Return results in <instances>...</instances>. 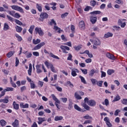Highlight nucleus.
I'll use <instances>...</instances> for the list:
<instances>
[{"mask_svg": "<svg viewBox=\"0 0 127 127\" xmlns=\"http://www.w3.org/2000/svg\"><path fill=\"white\" fill-rule=\"evenodd\" d=\"M101 11H94L90 12L91 15L90 16V22L92 24H95L96 22H97V18L96 15L97 14H101Z\"/></svg>", "mask_w": 127, "mask_h": 127, "instance_id": "1", "label": "nucleus"}, {"mask_svg": "<svg viewBox=\"0 0 127 127\" xmlns=\"http://www.w3.org/2000/svg\"><path fill=\"white\" fill-rule=\"evenodd\" d=\"M50 25H53L54 24V29L56 31H57L58 33H61V32L63 31V30H61V28L58 27V26H56L57 25V24L56 23V22H55V20L54 19H52L51 22L49 23ZM58 30V31H57Z\"/></svg>", "mask_w": 127, "mask_h": 127, "instance_id": "2", "label": "nucleus"}, {"mask_svg": "<svg viewBox=\"0 0 127 127\" xmlns=\"http://www.w3.org/2000/svg\"><path fill=\"white\" fill-rule=\"evenodd\" d=\"M45 65H46L48 69H49V68H50L52 72H53V73L57 72V71L56 70V69H55V67L53 66V64L49 63V62L46 61V62H45Z\"/></svg>", "mask_w": 127, "mask_h": 127, "instance_id": "3", "label": "nucleus"}, {"mask_svg": "<svg viewBox=\"0 0 127 127\" xmlns=\"http://www.w3.org/2000/svg\"><path fill=\"white\" fill-rule=\"evenodd\" d=\"M49 15L46 12H41L40 15V18H39V20L40 21L43 22L44 21V19H47L48 18Z\"/></svg>", "mask_w": 127, "mask_h": 127, "instance_id": "4", "label": "nucleus"}, {"mask_svg": "<svg viewBox=\"0 0 127 127\" xmlns=\"http://www.w3.org/2000/svg\"><path fill=\"white\" fill-rule=\"evenodd\" d=\"M11 7L12 9H14V10H17V11H19L22 13H24V11H23V8H22V7H21L15 5H13L11 6Z\"/></svg>", "mask_w": 127, "mask_h": 127, "instance_id": "5", "label": "nucleus"}, {"mask_svg": "<svg viewBox=\"0 0 127 127\" xmlns=\"http://www.w3.org/2000/svg\"><path fill=\"white\" fill-rule=\"evenodd\" d=\"M36 34H39L40 36H43L44 35V32L42 30V29L40 27H36L35 29Z\"/></svg>", "mask_w": 127, "mask_h": 127, "instance_id": "6", "label": "nucleus"}, {"mask_svg": "<svg viewBox=\"0 0 127 127\" xmlns=\"http://www.w3.org/2000/svg\"><path fill=\"white\" fill-rule=\"evenodd\" d=\"M44 52L46 54H49V55H50V57H52V58H54V59H58V60H59V59H60V58L58 57V56L53 54V53H52V52H48L47 50H46V49H45L44 50Z\"/></svg>", "mask_w": 127, "mask_h": 127, "instance_id": "7", "label": "nucleus"}, {"mask_svg": "<svg viewBox=\"0 0 127 127\" xmlns=\"http://www.w3.org/2000/svg\"><path fill=\"white\" fill-rule=\"evenodd\" d=\"M51 96L53 98V100H54V101H55V105L57 108V109H60V108H59V105L58 104H60V101H59L58 100V99L57 98V97H56V96H55V95L54 94H52Z\"/></svg>", "mask_w": 127, "mask_h": 127, "instance_id": "8", "label": "nucleus"}, {"mask_svg": "<svg viewBox=\"0 0 127 127\" xmlns=\"http://www.w3.org/2000/svg\"><path fill=\"white\" fill-rule=\"evenodd\" d=\"M45 45V42H41V43L38 44L36 46L34 47V48L32 49L33 51L34 50H38L41 48L43 46H44Z\"/></svg>", "mask_w": 127, "mask_h": 127, "instance_id": "9", "label": "nucleus"}, {"mask_svg": "<svg viewBox=\"0 0 127 127\" xmlns=\"http://www.w3.org/2000/svg\"><path fill=\"white\" fill-rule=\"evenodd\" d=\"M60 48L62 49L63 53L67 54L68 52L66 51V50H67V51H70V48L66 46H61Z\"/></svg>", "mask_w": 127, "mask_h": 127, "instance_id": "10", "label": "nucleus"}, {"mask_svg": "<svg viewBox=\"0 0 127 127\" xmlns=\"http://www.w3.org/2000/svg\"><path fill=\"white\" fill-rule=\"evenodd\" d=\"M104 122H105L107 126L108 127H113V125H112V123L110 122V119H109L108 117H106L104 119Z\"/></svg>", "mask_w": 127, "mask_h": 127, "instance_id": "11", "label": "nucleus"}, {"mask_svg": "<svg viewBox=\"0 0 127 127\" xmlns=\"http://www.w3.org/2000/svg\"><path fill=\"white\" fill-rule=\"evenodd\" d=\"M90 42H93L94 45H96L97 46L99 45H101V41L98 38H95V40L93 41V40L90 39Z\"/></svg>", "mask_w": 127, "mask_h": 127, "instance_id": "12", "label": "nucleus"}, {"mask_svg": "<svg viewBox=\"0 0 127 127\" xmlns=\"http://www.w3.org/2000/svg\"><path fill=\"white\" fill-rule=\"evenodd\" d=\"M124 20H126V19H123ZM123 20H121V19H119L118 20V24L119 25H121V27H122V28H125V27L126 26V25H127V24L125 22H123Z\"/></svg>", "mask_w": 127, "mask_h": 127, "instance_id": "13", "label": "nucleus"}, {"mask_svg": "<svg viewBox=\"0 0 127 127\" xmlns=\"http://www.w3.org/2000/svg\"><path fill=\"white\" fill-rule=\"evenodd\" d=\"M106 56L108 58H109V59H111V60H116V57L115 56L110 53H107Z\"/></svg>", "mask_w": 127, "mask_h": 127, "instance_id": "14", "label": "nucleus"}, {"mask_svg": "<svg viewBox=\"0 0 127 127\" xmlns=\"http://www.w3.org/2000/svg\"><path fill=\"white\" fill-rule=\"evenodd\" d=\"M79 27L81 30H84V29H85V22L84 21H81L79 22Z\"/></svg>", "mask_w": 127, "mask_h": 127, "instance_id": "15", "label": "nucleus"}, {"mask_svg": "<svg viewBox=\"0 0 127 127\" xmlns=\"http://www.w3.org/2000/svg\"><path fill=\"white\" fill-rule=\"evenodd\" d=\"M74 108L75 110H76V111H78V112H81V113H84V112H86V110H84L82 109L77 104L74 105Z\"/></svg>", "mask_w": 127, "mask_h": 127, "instance_id": "16", "label": "nucleus"}, {"mask_svg": "<svg viewBox=\"0 0 127 127\" xmlns=\"http://www.w3.org/2000/svg\"><path fill=\"white\" fill-rule=\"evenodd\" d=\"M38 120L39 121L38 122V125H42V123H43V122H46V119L44 117V118L38 117Z\"/></svg>", "mask_w": 127, "mask_h": 127, "instance_id": "17", "label": "nucleus"}, {"mask_svg": "<svg viewBox=\"0 0 127 127\" xmlns=\"http://www.w3.org/2000/svg\"><path fill=\"white\" fill-rule=\"evenodd\" d=\"M20 107L22 109H28L29 108V105L27 103L24 104L23 103H20Z\"/></svg>", "mask_w": 127, "mask_h": 127, "instance_id": "18", "label": "nucleus"}, {"mask_svg": "<svg viewBox=\"0 0 127 127\" xmlns=\"http://www.w3.org/2000/svg\"><path fill=\"white\" fill-rule=\"evenodd\" d=\"M13 127H19V121L17 119H15L12 124Z\"/></svg>", "mask_w": 127, "mask_h": 127, "instance_id": "19", "label": "nucleus"}, {"mask_svg": "<svg viewBox=\"0 0 127 127\" xmlns=\"http://www.w3.org/2000/svg\"><path fill=\"white\" fill-rule=\"evenodd\" d=\"M88 105L91 107H95V106H96V101L94 100H89L88 102Z\"/></svg>", "mask_w": 127, "mask_h": 127, "instance_id": "20", "label": "nucleus"}, {"mask_svg": "<svg viewBox=\"0 0 127 127\" xmlns=\"http://www.w3.org/2000/svg\"><path fill=\"white\" fill-rule=\"evenodd\" d=\"M13 108L14 110H16V111H18L19 110V105L17 104L15 101L13 102Z\"/></svg>", "mask_w": 127, "mask_h": 127, "instance_id": "21", "label": "nucleus"}, {"mask_svg": "<svg viewBox=\"0 0 127 127\" xmlns=\"http://www.w3.org/2000/svg\"><path fill=\"white\" fill-rule=\"evenodd\" d=\"M98 4H99V2L95 0H92L90 1V5L91 6H93V7L96 6V5H98Z\"/></svg>", "mask_w": 127, "mask_h": 127, "instance_id": "22", "label": "nucleus"}, {"mask_svg": "<svg viewBox=\"0 0 127 127\" xmlns=\"http://www.w3.org/2000/svg\"><path fill=\"white\" fill-rule=\"evenodd\" d=\"M87 54V55H88L89 58H93V55L91 53H90V51H89V50H86L84 51V53H80V54Z\"/></svg>", "mask_w": 127, "mask_h": 127, "instance_id": "23", "label": "nucleus"}, {"mask_svg": "<svg viewBox=\"0 0 127 127\" xmlns=\"http://www.w3.org/2000/svg\"><path fill=\"white\" fill-rule=\"evenodd\" d=\"M32 73V64H29V69L28 70V74L29 76H31Z\"/></svg>", "mask_w": 127, "mask_h": 127, "instance_id": "24", "label": "nucleus"}, {"mask_svg": "<svg viewBox=\"0 0 127 127\" xmlns=\"http://www.w3.org/2000/svg\"><path fill=\"white\" fill-rule=\"evenodd\" d=\"M36 72L37 74H40V73H42V70L40 69V65L37 64L36 66Z\"/></svg>", "mask_w": 127, "mask_h": 127, "instance_id": "25", "label": "nucleus"}, {"mask_svg": "<svg viewBox=\"0 0 127 127\" xmlns=\"http://www.w3.org/2000/svg\"><path fill=\"white\" fill-rule=\"evenodd\" d=\"M113 33L107 32L104 35V37H105V38H109V37H113Z\"/></svg>", "mask_w": 127, "mask_h": 127, "instance_id": "26", "label": "nucleus"}, {"mask_svg": "<svg viewBox=\"0 0 127 127\" xmlns=\"http://www.w3.org/2000/svg\"><path fill=\"white\" fill-rule=\"evenodd\" d=\"M62 120H63V117L59 116H56L54 119L55 122H58V121H62Z\"/></svg>", "mask_w": 127, "mask_h": 127, "instance_id": "27", "label": "nucleus"}, {"mask_svg": "<svg viewBox=\"0 0 127 127\" xmlns=\"http://www.w3.org/2000/svg\"><path fill=\"white\" fill-rule=\"evenodd\" d=\"M40 42H41V40L39 39H37L36 40H35V39H33V43L35 45L40 43Z\"/></svg>", "mask_w": 127, "mask_h": 127, "instance_id": "28", "label": "nucleus"}, {"mask_svg": "<svg viewBox=\"0 0 127 127\" xmlns=\"http://www.w3.org/2000/svg\"><path fill=\"white\" fill-rule=\"evenodd\" d=\"M14 53H15L14 51H10L6 54V57H7V58H10Z\"/></svg>", "mask_w": 127, "mask_h": 127, "instance_id": "29", "label": "nucleus"}, {"mask_svg": "<svg viewBox=\"0 0 127 127\" xmlns=\"http://www.w3.org/2000/svg\"><path fill=\"white\" fill-rule=\"evenodd\" d=\"M36 8L38 9V10L40 12H41L42 11V6H41V4H36Z\"/></svg>", "mask_w": 127, "mask_h": 127, "instance_id": "30", "label": "nucleus"}, {"mask_svg": "<svg viewBox=\"0 0 127 127\" xmlns=\"http://www.w3.org/2000/svg\"><path fill=\"white\" fill-rule=\"evenodd\" d=\"M16 31L18 32V33H20L21 31H22V28L19 26H16L15 27Z\"/></svg>", "mask_w": 127, "mask_h": 127, "instance_id": "31", "label": "nucleus"}, {"mask_svg": "<svg viewBox=\"0 0 127 127\" xmlns=\"http://www.w3.org/2000/svg\"><path fill=\"white\" fill-rule=\"evenodd\" d=\"M3 29L4 30V31H6V30H8L9 29V26L7 23H5L4 24Z\"/></svg>", "mask_w": 127, "mask_h": 127, "instance_id": "32", "label": "nucleus"}, {"mask_svg": "<svg viewBox=\"0 0 127 127\" xmlns=\"http://www.w3.org/2000/svg\"><path fill=\"white\" fill-rule=\"evenodd\" d=\"M24 54H26V58H31V56H32V54L31 52L28 53L27 51L25 52Z\"/></svg>", "mask_w": 127, "mask_h": 127, "instance_id": "33", "label": "nucleus"}, {"mask_svg": "<svg viewBox=\"0 0 127 127\" xmlns=\"http://www.w3.org/2000/svg\"><path fill=\"white\" fill-rule=\"evenodd\" d=\"M74 97L76 100H81L82 99V97H81L77 92L74 93Z\"/></svg>", "mask_w": 127, "mask_h": 127, "instance_id": "34", "label": "nucleus"}, {"mask_svg": "<svg viewBox=\"0 0 127 127\" xmlns=\"http://www.w3.org/2000/svg\"><path fill=\"white\" fill-rule=\"evenodd\" d=\"M35 27V26L34 25H31L29 29L28 30L29 32L31 34H32V33H33V29H34V28Z\"/></svg>", "mask_w": 127, "mask_h": 127, "instance_id": "35", "label": "nucleus"}, {"mask_svg": "<svg viewBox=\"0 0 127 127\" xmlns=\"http://www.w3.org/2000/svg\"><path fill=\"white\" fill-rule=\"evenodd\" d=\"M68 109L69 110H71V109H73V102H72V101H69L68 103Z\"/></svg>", "mask_w": 127, "mask_h": 127, "instance_id": "36", "label": "nucleus"}, {"mask_svg": "<svg viewBox=\"0 0 127 127\" xmlns=\"http://www.w3.org/2000/svg\"><path fill=\"white\" fill-rule=\"evenodd\" d=\"M102 104H103L104 105H105L106 107H108V106L110 105V102H109V100H108V99H105L104 100V102H102Z\"/></svg>", "mask_w": 127, "mask_h": 127, "instance_id": "37", "label": "nucleus"}, {"mask_svg": "<svg viewBox=\"0 0 127 127\" xmlns=\"http://www.w3.org/2000/svg\"><path fill=\"white\" fill-rule=\"evenodd\" d=\"M0 126L2 127H5V126H6V122L4 120H1L0 121Z\"/></svg>", "mask_w": 127, "mask_h": 127, "instance_id": "38", "label": "nucleus"}, {"mask_svg": "<svg viewBox=\"0 0 127 127\" xmlns=\"http://www.w3.org/2000/svg\"><path fill=\"white\" fill-rule=\"evenodd\" d=\"M15 36L17 38V40L19 42H20L22 40V38L21 36H19L18 34H15Z\"/></svg>", "mask_w": 127, "mask_h": 127, "instance_id": "39", "label": "nucleus"}, {"mask_svg": "<svg viewBox=\"0 0 127 127\" xmlns=\"http://www.w3.org/2000/svg\"><path fill=\"white\" fill-rule=\"evenodd\" d=\"M120 100H121V96L118 95L114 98V99L113 100V102H118V101H120Z\"/></svg>", "mask_w": 127, "mask_h": 127, "instance_id": "40", "label": "nucleus"}, {"mask_svg": "<svg viewBox=\"0 0 127 127\" xmlns=\"http://www.w3.org/2000/svg\"><path fill=\"white\" fill-rule=\"evenodd\" d=\"M115 73V70L109 69L107 70L108 75H112V74H114Z\"/></svg>", "mask_w": 127, "mask_h": 127, "instance_id": "41", "label": "nucleus"}, {"mask_svg": "<svg viewBox=\"0 0 127 127\" xmlns=\"http://www.w3.org/2000/svg\"><path fill=\"white\" fill-rule=\"evenodd\" d=\"M9 102L8 99H0V103H3L4 104H7Z\"/></svg>", "mask_w": 127, "mask_h": 127, "instance_id": "42", "label": "nucleus"}, {"mask_svg": "<svg viewBox=\"0 0 127 127\" xmlns=\"http://www.w3.org/2000/svg\"><path fill=\"white\" fill-rule=\"evenodd\" d=\"M79 77L80 78V79H81L82 83H83L84 84H87V82H86V80H85V78H84V77L80 75Z\"/></svg>", "mask_w": 127, "mask_h": 127, "instance_id": "43", "label": "nucleus"}, {"mask_svg": "<svg viewBox=\"0 0 127 127\" xmlns=\"http://www.w3.org/2000/svg\"><path fill=\"white\" fill-rule=\"evenodd\" d=\"M83 107L84 108V109H85V110H86V111H90V107H89V106H88L87 104L85 103L83 104Z\"/></svg>", "mask_w": 127, "mask_h": 127, "instance_id": "44", "label": "nucleus"}, {"mask_svg": "<svg viewBox=\"0 0 127 127\" xmlns=\"http://www.w3.org/2000/svg\"><path fill=\"white\" fill-rule=\"evenodd\" d=\"M5 91H6V92H12V91H13L14 89L12 87H7L6 89H4Z\"/></svg>", "mask_w": 127, "mask_h": 127, "instance_id": "45", "label": "nucleus"}, {"mask_svg": "<svg viewBox=\"0 0 127 127\" xmlns=\"http://www.w3.org/2000/svg\"><path fill=\"white\" fill-rule=\"evenodd\" d=\"M80 70L83 73V74H84V75H87V74H88V70H87V69H83L80 68Z\"/></svg>", "mask_w": 127, "mask_h": 127, "instance_id": "46", "label": "nucleus"}, {"mask_svg": "<svg viewBox=\"0 0 127 127\" xmlns=\"http://www.w3.org/2000/svg\"><path fill=\"white\" fill-rule=\"evenodd\" d=\"M95 74V70L94 69H91L90 71V72H89V76H90L91 77H93L94 76V74Z\"/></svg>", "mask_w": 127, "mask_h": 127, "instance_id": "47", "label": "nucleus"}, {"mask_svg": "<svg viewBox=\"0 0 127 127\" xmlns=\"http://www.w3.org/2000/svg\"><path fill=\"white\" fill-rule=\"evenodd\" d=\"M97 85L98 87H102V86H103V80L97 81Z\"/></svg>", "mask_w": 127, "mask_h": 127, "instance_id": "48", "label": "nucleus"}, {"mask_svg": "<svg viewBox=\"0 0 127 127\" xmlns=\"http://www.w3.org/2000/svg\"><path fill=\"white\" fill-rule=\"evenodd\" d=\"M116 3H118V4H124V1L122 0H116L115 1Z\"/></svg>", "mask_w": 127, "mask_h": 127, "instance_id": "49", "label": "nucleus"}, {"mask_svg": "<svg viewBox=\"0 0 127 127\" xmlns=\"http://www.w3.org/2000/svg\"><path fill=\"white\" fill-rule=\"evenodd\" d=\"M121 103L123 104V105H127V99H123L122 100H121Z\"/></svg>", "mask_w": 127, "mask_h": 127, "instance_id": "50", "label": "nucleus"}, {"mask_svg": "<svg viewBox=\"0 0 127 127\" xmlns=\"http://www.w3.org/2000/svg\"><path fill=\"white\" fill-rule=\"evenodd\" d=\"M68 14H69V13L68 12H65L64 14H62L61 15L62 18H65V17H66V16H68Z\"/></svg>", "mask_w": 127, "mask_h": 127, "instance_id": "51", "label": "nucleus"}, {"mask_svg": "<svg viewBox=\"0 0 127 127\" xmlns=\"http://www.w3.org/2000/svg\"><path fill=\"white\" fill-rule=\"evenodd\" d=\"M30 87L31 89H35V84H34L33 81H32V82L30 83Z\"/></svg>", "mask_w": 127, "mask_h": 127, "instance_id": "52", "label": "nucleus"}, {"mask_svg": "<svg viewBox=\"0 0 127 127\" xmlns=\"http://www.w3.org/2000/svg\"><path fill=\"white\" fill-rule=\"evenodd\" d=\"M15 23H16V24H18V25H22V22L19 21V20L15 19Z\"/></svg>", "mask_w": 127, "mask_h": 127, "instance_id": "53", "label": "nucleus"}, {"mask_svg": "<svg viewBox=\"0 0 127 127\" xmlns=\"http://www.w3.org/2000/svg\"><path fill=\"white\" fill-rule=\"evenodd\" d=\"M70 29L71 30L72 33H75V26H74V25H71Z\"/></svg>", "mask_w": 127, "mask_h": 127, "instance_id": "54", "label": "nucleus"}, {"mask_svg": "<svg viewBox=\"0 0 127 127\" xmlns=\"http://www.w3.org/2000/svg\"><path fill=\"white\" fill-rule=\"evenodd\" d=\"M71 75L73 77H76V76L77 75V73H76V71L74 69H72L71 70Z\"/></svg>", "mask_w": 127, "mask_h": 127, "instance_id": "55", "label": "nucleus"}, {"mask_svg": "<svg viewBox=\"0 0 127 127\" xmlns=\"http://www.w3.org/2000/svg\"><path fill=\"white\" fill-rule=\"evenodd\" d=\"M14 17H15V18H20V17H21V16L20 15V14H19V13H15Z\"/></svg>", "mask_w": 127, "mask_h": 127, "instance_id": "56", "label": "nucleus"}, {"mask_svg": "<svg viewBox=\"0 0 127 127\" xmlns=\"http://www.w3.org/2000/svg\"><path fill=\"white\" fill-rule=\"evenodd\" d=\"M18 64H19V60H18V58L16 57L15 59V66L17 67V66H18Z\"/></svg>", "mask_w": 127, "mask_h": 127, "instance_id": "57", "label": "nucleus"}, {"mask_svg": "<svg viewBox=\"0 0 127 127\" xmlns=\"http://www.w3.org/2000/svg\"><path fill=\"white\" fill-rule=\"evenodd\" d=\"M97 79L95 78L91 79V82L92 83L93 85H96V83L97 82Z\"/></svg>", "mask_w": 127, "mask_h": 127, "instance_id": "58", "label": "nucleus"}, {"mask_svg": "<svg viewBox=\"0 0 127 127\" xmlns=\"http://www.w3.org/2000/svg\"><path fill=\"white\" fill-rule=\"evenodd\" d=\"M66 84L67 85H68L70 88H73V87H74V85H73L70 81H67Z\"/></svg>", "mask_w": 127, "mask_h": 127, "instance_id": "59", "label": "nucleus"}, {"mask_svg": "<svg viewBox=\"0 0 127 127\" xmlns=\"http://www.w3.org/2000/svg\"><path fill=\"white\" fill-rule=\"evenodd\" d=\"M106 76H107V73H106V72H105L104 71H101V77L104 78V77H106Z\"/></svg>", "mask_w": 127, "mask_h": 127, "instance_id": "60", "label": "nucleus"}, {"mask_svg": "<svg viewBox=\"0 0 127 127\" xmlns=\"http://www.w3.org/2000/svg\"><path fill=\"white\" fill-rule=\"evenodd\" d=\"M121 113V110L117 109L115 111V113H114V115L115 116H119V113Z\"/></svg>", "mask_w": 127, "mask_h": 127, "instance_id": "61", "label": "nucleus"}, {"mask_svg": "<svg viewBox=\"0 0 127 127\" xmlns=\"http://www.w3.org/2000/svg\"><path fill=\"white\" fill-rule=\"evenodd\" d=\"M9 14L10 15H12V16H14V14H15V11H14V10L9 11Z\"/></svg>", "mask_w": 127, "mask_h": 127, "instance_id": "62", "label": "nucleus"}, {"mask_svg": "<svg viewBox=\"0 0 127 127\" xmlns=\"http://www.w3.org/2000/svg\"><path fill=\"white\" fill-rule=\"evenodd\" d=\"M2 72H3L5 75H8V73H9V71L6 70V69H2Z\"/></svg>", "mask_w": 127, "mask_h": 127, "instance_id": "63", "label": "nucleus"}, {"mask_svg": "<svg viewBox=\"0 0 127 127\" xmlns=\"http://www.w3.org/2000/svg\"><path fill=\"white\" fill-rule=\"evenodd\" d=\"M61 39L63 40V41H67V38L65 37L64 35H62Z\"/></svg>", "mask_w": 127, "mask_h": 127, "instance_id": "64", "label": "nucleus"}]
</instances>
